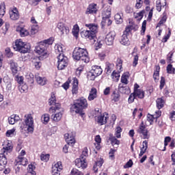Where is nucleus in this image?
I'll return each mask as SVG.
<instances>
[{
	"label": "nucleus",
	"instance_id": "obj_1",
	"mask_svg": "<svg viewBox=\"0 0 175 175\" xmlns=\"http://www.w3.org/2000/svg\"><path fill=\"white\" fill-rule=\"evenodd\" d=\"M88 109V101L84 97H80L74 100L73 103L70 105V113H75L79 114L82 118H85V112L84 110Z\"/></svg>",
	"mask_w": 175,
	"mask_h": 175
},
{
	"label": "nucleus",
	"instance_id": "obj_2",
	"mask_svg": "<svg viewBox=\"0 0 175 175\" xmlns=\"http://www.w3.org/2000/svg\"><path fill=\"white\" fill-rule=\"evenodd\" d=\"M53 43H54V38L53 37L38 42V46H36L35 51L40 55V59H44L49 57L47 49L49 48V46H51Z\"/></svg>",
	"mask_w": 175,
	"mask_h": 175
},
{
	"label": "nucleus",
	"instance_id": "obj_3",
	"mask_svg": "<svg viewBox=\"0 0 175 175\" xmlns=\"http://www.w3.org/2000/svg\"><path fill=\"white\" fill-rule=\"evenodd\" d=\"M85 27L88 28V29L81 32V35L83 36V38H85V39H88L89 40H95L96 34L98 33V29H99L98 24H85Z\"/></svg>",
	"mask_w": 175,
	"mask_h": 175
},
{
	"label": "nucleus",
	"instance_id": "obj_4",
	"mask_svg": "<svg viewBox=\"0 0 175 175\" xmlns=\"http://www.w3.org/2000/svg\"><path fill=\"white\" fill-rule=\"evenodd\" d=\"M72 58L75 61H83L85 64L90 62V56L88 55V51L86 49L81 47H76L72 53Z\"/></svg>",
	"mask_w": 175,
	"mask_h": 175
},
{
	"label": "nucleus",
	"instance_id": "obj_5",
	"mask_svg": "<svg viewBox=\"0 0 175 175\" xmlns=\"http://www.w3.org/2000/svg\"><path fill=\"white\" fill-rule=\"evenodd\" d=\"M14 51H18L21 54H27L31 51V44L29 43L23 42V40H16L12 44Z\"/></svg>",
	"mask_w": 175,
	"mask_h": 175
},
{
	"label": "nucleus",
	"instance_id": "obj_6",
	"mask_svg": "<svg viewBox=\"0 0 175 175\" xmlns=\"http://www.w3.org/2000/svg\"><path fill=\"white\" fill-rule=\"evenodd\" d=\"M24 122L25 124L21 126V129L30 133L33 132V117H32V114H26Z\"/></svg>",
	"mask_w": 175,
	"mask_h": 175
},
{
	"label": "nucleus",
	"instance_id": "obj_7",
	"mask_svg": "<svg viewBox=\"0 0 175 175\" xmlns=\"http://www.w3.org/2000/svg\"><path fill=\"white\" fill-rule=\"evenodd\" d=\"M49 105L52 106L49 108V113H55L57 110L61 109V104L57 103V98L54 93H51V98L49 99Z\"/></svg>",
	"mask_w": 175,
	"mask_h": 175
},
{
	"label": "nucleus",
	"instance_id": "obj_8",
	"mask_svg": "<svg viewBox=\"0 0 175 175\" xmlns=\"http://www.w3.org/2000/svg\"><path fill=\"white\" fill-rule=\"evenodd\" d=\"M69 59L68 57L65 56L64 53H59L57 56V69L59 70H63L68 66Z\"/></svg>",
	"mask_w": 175,
	"mask_h": 175
},
{
	"label": "nucleus",
	"instance_id": "obj_9",
	"mask_svg": "<svg viewBox=\"0 0 175 175\" xmlns=\"http://www.w3.org/2000/svg\"><path fill=\"white\" fill-rule=\"evenodd\" d=\"M103 70L100 66H93L91 72L88 74V77L90 80L94 81L98 76H100Z\"/></svg>",
	"mask_w": 175,
	"mask_h": 175
},
{
	"label": "nucleus",
	"instance_id": "obj_10",
	"mask_svg": "<svg viewBox=\"0 0 175 175\" xmlns=\"http://www.w3.org/2000/svg\"><path fill=\"white\" fill-rule=\"evenodd\" d=\"M148 133V129L146 126V124H144V122L142 121L137 130V133H138L143 139H150Z\"/></svg>",
	"mask_w": 175,
	"mask_h": 175
},
{
	"label": "nucleus",
	"instance_id": "obj_11",
	"mask_svg": "<svg viewBox=\"0 0 175 175\" xmlns=\"http://www.w3.org/2000/svg\"><path fill=\"white\" fill-rule=\"evenodd\" d=\"M75 137H76V133L75 132L67 133L64 135L66 143L68 146H71V147L76 144V139Z\"/></svg>",
	"mask_w": 175,
	"mask_h": 175
},
{
	"label": "nucleus",
	"instance_id": "obj_12",
	"mask_svg": "<svg viewBox=\"0 0 175 175\" xmlns=\"http://www.w3.org/2000/svg\"><path fill=\"white\" fill-rule=\"evenodd\" d=\"M75 166L79 169H87L88 167V163H87V159L79 157L75 161Z\"/></svg>",
	"mask_w": 175,
	"mask_h": 175
},
{
	"label": "nucleus",
	"instance_id": "obj_13",
	"mask_svg": "<svg viewBox=\"0 0 175 175\" xmlns=\"http://www.w3.org/2000/svg\"><path fill=\"white\" fill-rule=\"evenodd\" d=\"M9 13L10 18H11V20L16 21L20 18V12H18V9H17V8L14 7L10 8Z\"/></svg>",
	"mask_w": 175,
	"mask_h": 175
},
{
	"label": "nucleus",
	"instance_id": "obj_14",
	"mask_svg": "<svg viewBox=\"0 0 175 175\" xmlns=\"http://www.w3.org/2000/svg\"><path fill=\"white\" fill-rule=\"evenodd\" d=\"M62 162L57 161L54 165L52 166V175H60L61 170H62Z\"/></svg>",
	"mask_w": 175,
	"mask_h": 175
},
{
	"label": "nucleus",
	"instance_id": "obj_15",
	"mask_svg": "<svg viewBox=\"0 0 175 175\" xmlns=\"http://www.w3.org/2000/svg\"><path fill=\"white\" fill-rule=\"evenodd\" d=\"M109 118V113L105 112L97 116V124L98 125H106L107 124V119Z\"/></svg>",
	"mask_w": 175,
	"mask_h": 175
},
{
	"label": "nucleus",
	"instance_id": "obj_16",
	"mask_svg": "<svg viewBox=\"0 0 175 175\" xmlns=\"http://www.w3.org/2000/svg\"><path fill=\"white\" fill-rule=\"evenodd\" d=\"M98 5L96 3H90L86 9L85 14H96L98 13Z\"/></svg>",
	"mask_w": 175,
	"mask_h": 175
},
{
	"label": "nucleus",
	"instance_id": "obj_17",
	"mask_svg": "<svg viewBox=\"0 0 175 175\" xmlns=\"http://www.w3.org/2000/svg\"><path fill=\"white\" fill-rule=\"evenodd\" d=\"M57 28L59 29L60 32V35H68L69 33V27L64 23H58L57 25Z\"/></svg>",
	"mask_w": 175,
	"mask_h": 175
},
{
	"label": "nucleus",
	"instance_id": "obj_18",
	"mask_svg": "<svg viewBox=\"0 0 175 175\" xmlns=\"http://www.w3.org/2000/svg\"><path fill=\"white\" fill-rule=\"evenodd\" d=\"M115 38H116V32L110 31L109 33L107 34L105 37V43L108 46H111V44L114 43Z\"/></svg>",
	"mask_w": 175,
	"mask_h": 175
},
{
	"label": "nucleus",
	"instance_id": "obj_19",
	"mask_svg": "<svg viewBox=\"0 0 175 175\" xmlns=\"http://www.w3.org/2000/svg\"><path fill=\"white\" fill-rule=\"evenodd\" d=\"M10 69L12 72V76L18 75V64L14 60L10 61Z\"/></svg>",
	"mask_w": 175,
	"mask_h": 175
},
{
	"label": "nucleus",
	"instance_id": "obj_20",
	"mask_svg": "<svg viewBox=\"0 0 175 175\" xmlns=\"http://www.w3.org/2000/svg\"><path fill=\"white\" fill-rule=\"evenodd\" d=\"M129 35V33L126 32V30L123 31V34L121 36L120 41L121 44H123V46H129V44H131V41H129V38H128Z\"/></svg>",
	"mask_w": 175,
	"mask_h": 175
},
{
	"label": "nucleus",
	"instance_id": "obj_21",
	"mask_svg": "<svg viewBox=\"0 0 175 175\" xmlns=\"http://www.w3.org/2000/svg\"><path fill=\"white\" fill-rule=\"evenodd\" d=\"M167 1L166 0H157L156 1V10L157 12H162V9H166Z\"/></svg>",
	"mask_w": 175,
	"mask_h": 175
},
{
	"label": "nucleus",
	"instance_id": "obj_22",
	"mask_svg": "<svg viewBox=\"0 0 175 175\" xmlns=\"http://www.w3.org/2000/svg\"><path fill=\"white\" fill-rule=\"evenodd\" d=\"M8 163V159L6 158V154L5 153H0V171L5 170L6 165Z\"/></svg>",
	"mask_w": 175,
	"mask_h": 175
},
{
	"label": "nucleus",
	"instance_id": "obj_23",
	"mask_svg": "<svg viewBox=\"0 0 175 175\" xmlns=\"http://www.w3.org/2000/svg\"><path fill=\"white\" fill-rule=\"evenodd\" d=\"M14 163L19 166H27L28 165V159L23 156H18L15 160Z\"/></svg>",
	"mask_w": 175,
	"mask_h": 175
},
{
	"label": "nucleus",
	"instance_id": "obj_24",
	"mask_svg": "<svg viewBox=\"0 0 175 175\" xmlns=\"http://www.w3.org/2000/svg\"><path fill=\"white\" fill-rule=\"evenodd\" d=\"M35 79L39 85H46V84H47V78L45 77H40L39 73L35 75Z\"/></svg>",
	"mask_w": 175,
	"mask_h": 175
},
{
	"label": "nucleus",
	"instance_id": "obj_25",
	"mask_svg": "<svg viewBox=\"0 0 175 175\" xmlns=\"http://www.w3.org/2000/svg\"><path fill=\"white\" fill-rule=\"evenodd\" d=\"M16 32H18L21 38H25V36H28V35H29V31L27 29L21 26H18L16 27Z\"/></svg>",
	"mask_w": 175,
	"mask_h": 175
},
{
	"label": "nucleus",
	"instance_id": "obj_26",
	"mask_svg": "<svg viewBox=\"0 0 175 175\" xmlns=\"http://www.w3.org/2000/svg\"><path fill=\"white\" fill-rule=\"evenodd\" d=\"M96 98H98V90L95 88H92L91 90L90 91L88 99L91 102L94 100V99H96Z\"/></svg>",
	"mask_w": 175,
	"mask_h": 175
},
{
	"label": "nucleus",
	"instance_id": "obj_27",
	"mask_svg": "<svg viewBox=\"0 0 175 175\" xmlns=\"http://www.w3.org/2000/svg\"><path fill=\"white\" fill-rule=\"evenodd\" d=\"M79 93V79L74 78L72 81V95H77Z\"/></svg>",
	"mask_w": 175,
	"mask_h": 175
},
{
	"label": "nucleus",
	"instance_id": "obj_28",
	"mask_svg": "<svg viewBox=\"0 0 175 175\" xmlns=\"http://www.w3.org/2000/svg\"><path fill=\"white\" fill-rule=\"evenodd\" d=\"M118 91L120 94H131V88L122 83H119Z\"/></svg>",
	"mask_w": 175,
	"mask_h": 175
},
{
	"label": "nucleus",
	"instance_id": "obj_29",
	"mask_svg": "<svg viewBox=\"0 0 175 175\" xmlns=\"http://www.w3.org/2000/svg\"><path fill=\"white\" fill-rule=\"evenodd\" d=\"M147 148H148V142L147 140H145L142 142V147L140 148L139 158H142V156L146 154V151H147Z\"/></svg>",
	"mask_w": 175,
	"mask_h": 175
},
{
	"label": "nucleus",
	"instance_id": "obj_30",
	"mask_svg": "<svg viewBox=\"0 0 175 175\" xmlns=\"http://www.w3.org/2000/svg\"><path fill=\"white\" fill-rule=\"evenodd\" d=\"M113 69H114V64L106 62L105 68V72L106 75H110L111 72H113Z\"/></svg>",
	"mask_w": 175,
	"mask_h": 175
},
{
	"label": "nucleus",
	"instance_id": "obj_31",
	"mask_svg": "<svg viewBox=\"0 0 175 175\" xmlns=\"http://www.w3.org/2000/svg\"><path fill=\"white\" fill-rule=\"evenodd\" d=\"M129 79V72H126L123 73L120 79L122 84L124 85H128V84H129V81H128Z\"/></svg>",
	"mask_w": 175,
	"mask_h": 175
},
{
	"label": "nucleus",
	"instance_id": "obj_32",
	"mask_svg": "<svg viewBox=\"0 0 175 175\" xmlns=\"http://www.w3.org/2000/svg\"><path fill=\"white\" fill-rule=\"evenodd\" d=\"M133 93H134L137 99H144V97L146 96V92L142 89L133 92Z\"/></svg>",
	"mask_w": 175,
	"mask_h": 175
},
{
	"label": "nucleus",
	"instance_id": "obj_33",
	"mask_svg": "<svg viewBox=\"0 0 175 175\" xmlns=\"http://www.w3.org/2000/svg\"><path fill=\"white\" fill-rule=\"evenodd\" d=\"M109 136V140L111 142V146H113V147H114V146H117V147H118L120 144V140L113 136V134H110Z\"/></svg>",
	"mask_w": 175,
	"mask_h": 175
},
{
	"label": "nucleus",
	"instance_id": "obj_34",
	"mask_svg": "<svg viewBox=\"0 0 175 175\" xmlns=\"http://www.w3.org/2000/svg\"><path fill=\"white\" fill-rule=\"evenodd\" d=\"M111 17V8H107L102 11V18Z\"/></svg>",
	"mask_w": 175,
	"mask_h": 175
},
{
	"label": "nucleus",
	"instance_id": "obj_35",
	"mask_svg": "<svg viewBox=\"0 0 175 175\" xmlns=\"http://www.w3.org/2000/svg\"><path fill=\"white\" fill-rule=\"evenodd\" d=\"M137 29H139V26H137V25H131L126 26L124 31H126V32H127L128 33L131 34L132 33V31H134L135 32V31H137Z\"/></svg>",
	"mask_w": 175,
	"mask_h": 175
},
{
	"label": "nucleus",
	"instance_id": "obj_36",
	"mask_svg": "<svg viewBox=\"0 0 175 175\" xmlns=\"http://www.w3.org/2000/svg\"><path fill=\"white\" fill-rule=\"evenodd\" d=\"M113 24V21L110 18H102L101 27H110Z\"/></svg>",
	"mask_w": 175,
	"mask_h": 175
},
{
	"label": "nucleus",
	"instance_id": "obj_37",
	"mask_svg": "<svg viewBox=\"0 0 175 175\" xmlns=\"http://www.w3.org/2000/svg\"><path fill=\"white\" fill-rule=\"evenodd\" d=\"M154 68L155 70L153 73V79L154 81H157V80H159V72H161V67L159 65H156Z\"/></svg>",
	"mask_w": 175,
	"mask_h": 175
},
{
	"label": "nucleus",
	"instance_id": "obj_38",
	"mask_svg": "<svg viewBox=\"0 0 175 175\" xmlns=\"http://www.w3.org/2000/svg\"><path fill=\"white\" fill-rule=\"evenodd\" d=\"M42 59H40V57H38V58L34 59L33 61V66L37 70H39L40 68H42V62H40L42 61Z\"/></svg>",
	"mask_w": 175,
	"mask_h": 175
},
{
	"label": "nucleus",
	"instance_id": "obj_39",
	"mask_svg": "<svg viewBox=\"0 0 175 175\" xmlns=\"http://www.w3.org/2000/svg\"><path fill=\"white\" fill-rule=\"evenodd\" d=\"M165 100H163V97L159 98L156 100V105L157 107L159 110H161V109L163 108L165 106Z\"/></svg>",
	"mask_w": 175,
	"mask_h": 175
},
{
	"label": "nucleus",
	"instance_id": "obj_40",
	"mask_svg": "<svg viewBox=\"0 0 175 175\" xmlns=\"http://www.w3.org/2000/svg\"><path fill=\"white\" fill-rule=\"evenodd\" d=\"M50 121V115L49 113H44L41 116V122L44 125H47Z\"/></svg>",
	"mask_w": 175,
	"mask_h": 175
},
{
	"label": "nucleus",
	"instance_id": "obj_41",
	"mask_svg": "<svg viewBox=\"0 0 175 175\" xmlns=\"http://www.w3.org/2000/svg\"><path fill=\"white\" fill-rule=\"evenodd\" d=\"M51 118L53 121H55V122H58V121H61L62 118V113L58 112L57 113L51 115Z\"/></svg>",
	"mask_w": 175,
	"mask_h": 175
},
{
	"label": "nucleus",
	"instance_id": "obj_42",
	"mask_svg": "<svg viewBox=\"0 0 175 175\" xmlns=\"http://www.w3.org/2000/svg\"><path fill=\"white\" fill-rule=\"evenodd\" d=\"M114 18L116 24H122L124 23V19L122 18V14L117 13L114 16Z\"/></svg>",
	"mask_w": 175,
	"mask_h": 175
},
{
	"label": "nucleus",
	"instance_id": "obj_43",
	"mask_svg": "<svg viewBox=\"0 0 175 175\" xmlns=\"http://www.w3.org/2000/svg\"><path fill=\"white\" fill-rule=\"evenodd\" d=\"M122 72V71H120V70H118V71L113 70L111 73V77L113 80H114L115 81H118L120 77V73H121Z\"/></svg>",
	"mask_w": 175,
	"mask_h": 175
},
{
	"label": "nucleus",
	"instance_id": "obj_44",
	"mask_svg": "<svg viewBox=\"0 0 175 175\" xmlns=\"http://www.w3.org/2000/svg\"><path fill=\"white\" fill-rule=\"evenodd\" d=\"M122 64H124V60L118 57L116 60V69L119 72H122Z\"/></svg>",
	"mask_w": 175,
	"mask_h": 175
},
{
	"label": "nucleus",
	"instance_id": "obj_45",
	"mask_svg": "<svg viewBox=\"0 0 175 175\" xmlns=\"http://www.w3.org/2000/svg\"><path fill=\"white\" fill-rule=\"evenodd\" d=\"M167 20V15L166 14V12H164L163 13V16L161 17V20L157 23V28H158V27H161V25H163V24L166 23Z\"/></svg>",
	"mask_w": 175,
	"mask_h": 175
},
{
	"label": "nucleus",
	"instance_id": "obj_46",
	"mask_svg": "<svg viewBox=\"0 0 175 175\" xmlns=\"http://www.w3.org/2000/svg\"><path fill=\"white\" fill-rule=\"evenodd\" d=\"M111 96L113 102H118L120 100V98H121L120 93L116 91H113Z\"/></svg>",
	"mask_w": 175,
	"mask_h": 175
},
{
	"label": "nucleus",
	"instance_id": "obj_47",
	"mask_svg": "<svg viewBox=\"0 0 175 175\" xmlns=\"http://www.w3.org/2000/svg\"><path fill=\"white\" fill-rule=\"evenodd\" d=\"M13 150V146L10 143H8L6 144L5 147H3L1 150V152H3L4 154H8V151H12Z\"/></svg>",
	"mask_w": 175,
	"mask_h": 175
},
{
	"label": "nucleus",
	"instance_id": "obj_48",
	"mask_svg": "<svg viewBox=\"0 0 175 175\" xmlns=\"http://www.w3.org/2000/svg\"><path fill=\"white\" fill-rule=\"evenodd\" d=\"M39 31V25L36 24V25H33L31 26V29L30 31V35L32 36L36 33H38Z\"/></svg>",
	"mask_w": 175,
	"mask_h": 175
},
{
	"label": "nucleus",
	"instance_id": "obj_49",
	"mask_svg": "<svg viewBox=\"0 0 175 175\" xmlns=\"http://www.w3.org/2000/svg\"><path fill=\"white\" fill-rule=\"evenodd\" d=\"M72 35L75 38H78L79 32H80V27H79V25H75L72 28Z\"/></svg>",
	"mask_w": 175,
	"mask_h": 175
},
{
	"label": "nucleus",
	"instance_id": "obj_50",
	"mask_svg": "<svg viewBox=\"0 0 175 175\" xmlns=\"http://www.w3.org/2000/svg\"><path fill=\"white\" fill-rule=\"evenodd\" d=\"M172 142V137H165L164 139V147L163 149L159 148L160 151H166V146Z\"/></svg>",
	"mask_w": 175,
	"mask_h": 175
},
{
	"label": "nucleus",
	"instance_id": "obj_51",
	"mask_svg": "<svg viewBox=\"0 0 175 175\" xmlns=\"http://www.w3.org/2000/svg\"><path fill=\"white\" fill-rule=\"evenodd\" d=\"M121 132H122V129L121 126H118L116 129L115 136L117 139H121Z\"/></svg>",
	"mask_w": 175,
	"mask_h": 175
},
{
	"label": "nucleus",
	"instance_id": "obj_52",
	"mask_svg": "<svg viewBox=\"0 0 175 175\" xmlns=\"http://www.w3.org/2000/svg\"><path fill=\"white\" fill-rule=\"evenodd\" d=\"M6 13V5L5 4H0V16L3 17Z\"/></svg>",
	"mask_w": 175,
	"mask_h": 175
},
{
	"label": "nucleus",
	"instance_id": "obj_53",
	"mask_svg": "<svg viewBox=\"0 0 175 175\" xmlns=\"http://www.w3.org/2000/svg\"><path fill=\"white\" fill-rule=\"evenodd\" d=\"M88 157V148L85 147L82 150V154H81L80 158H85V159H87Z\"/></svg>",
	"mask_w": 175,
	"mask_h": 175
},
{
	"label": "nucleus",
	"instance_id": "obj_54",
	"mask_svg": "<svg viewBox=\"0 0 175 175\" xmlns=\"http://www.w3.org/2000/svg\"><path fill=\"white\" fill-rule=\"evenodd\" d=\"M70 175H84V174L77 168H72Z\"/></svg>",
	"mask_w": 175,
	"mask_h": 175
},
{
	"label": "nucleus",
	"instance_id": "obj_55",
	"mask_svg": "<svg viewBox=\"0 0 175 175\" xmlns=\"http://www.w3.org/2000/svg\"><path fill=\"white\" fill-rule=\"evenodd\" d=\"M40 159H41V161H43L44 162L49 161V159H50V154H44L42 153L40 154Z\"/></svg>",
	"mask_w": 175,
	"mask_h": 175
},
{
	"label": "nucleus",
	"instance_id": "obj_56",
	"mask_svg": "<svg viewBox=\"0 0 175 175\" xmlns=\"http://www.w3.org/2000/svg\"><path fill=\"white\" fill-rule=\"evenodd\" d=\"M143 16H144V10L138 13L134 14L135 18H138V20H142V18H143Z\"/></svg>",
	"mask_w": 175,
	"mask_h": 175
},
{
	"label": "nucleus",
	"instance_id": "obj_57",
	"mask_svg": "<svg viewBox=\"0 0 175 175\" xmlns=\"http://www.w3.org/2000/svg\"><path fill=\"white\" fill-rule=\"evenodd\" d=\"M15 80L20 85L24 83V77L23 76L15 75Z\"/></svg>",
	"mask_w": 175,
	"mask_h": 175
},
{
	"label": "nucleus",
	"instance_id": "obj_58",
	"mask_svg": "<svg viewBox=\"0 0 175 175\" xmlns=\"http://www.w3.org/2000/svg\"><path fill=\"white\" fill-rule=\"evenodd\" d=\"M135 99H137L136 98V96H135V94L133 92L130 94L128 98V103H129V105H131V103H133V102H135Z\"/></svg>",
	"mask_w": 175,
	"mask_h": 175
},
{
	"label": "nucleus",
	"instance_id": "obj_59",
	"mask_svg": "<svg viewBox=\"0 0 175 175\" xmlns=\"http://www.w3.org/2000/svg\"><path fill=\"white\" fill-rule=\"evenodd\" d=\"M14 169L16 174L20 175L21 174V173H23V168L21 167V166L15 164Z\"/></svg>",
	"mask_w": 175,
	"mask_h": 175
},
{
	"label": "nucleus",
	"instance_id": "obj_60",
	"mask_svg": "<svg viewBox=\"0 0 175 175\" xmlns=\"http://www.w3.org/2000/svg\"><path fill=\"white\" fill-rule=\"evenodd\" d=\"M167 73H170V74L173 73V75H174V73H175V68H173V65H172L171 64L167 65Z\"/></svg>",
	"mask_w": 175,
	"mask_h": 175
},
{
	"label": "nucleus",
	"instance_id": "obj_61",
	"mask_svg": "<svg viewBox=\"0 0 175 175\" xmlns=\"http://www.w3.org/2000/svg\"><path fill=\"white\" fill-rule=\"evenodd\" d=\"M20 92H27L28 91V85L24 84L23 85H19L18 87Z\"/></svg>",
	"mask_w": 175,
	"mask_h": 175
},
{
	"label": "nucleus",
	"instance_id": "obj_62",
	"mask_svg": "<svg viewBox=\"0 0 175 175\" xmlns=\"http://www.w3.org/2000/svg\"><path fill=\"white\" fill-rule=\"evenodd\" d=\"M154 120H155L154 118V115L150 113L147 115V121L150 122V125H152V124H154Z\"/></svg>",
	"mask_w": 175,
	"mask_h": 175
},
{
	"label": "nucleus",
	"instance_id": "obj_63",
	"mask_svg": "<svg viewBox=\"0 0 175 175\" xmlns=\"http://www.w3.org/2000/svg\"><path fill=\"white\" fill-rule=\"evenodd\" d=\"M165 84H166V79H165L164 77H161L160 85H159L160 90H163V87H165Z\"/></svg>",
	"mask_w": 175,
	"mask_h": 175
},
{
	"label": "nucleus",
	"instance_id": "obj_64",
	"mask_svg": "<svg viewBox=\"0 0 175 175\" xmlns=\"http://www.w3.org/2000/svg\"><path fill=\"white\" fill-rule=\"evenodd\" d=\"M70 81H71L70 78H68V80H67V81L65 82V83L62 85V87L64 90H66V91L67 90H69V84H70Z\"/></svg>",
	"mask_w": 175,
	"mask_h": 175
}]
</instances>
